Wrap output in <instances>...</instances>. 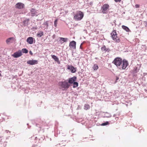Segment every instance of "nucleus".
I'll return each mask as SVG.
<instances>
[{"label": "nucleus", "mask_w": 147, "mask_h": 147, "mask_svg": "<svg viewBox=\"0 0 147 147\" xmlns=\"http://www.w3.org/2000/svg\"><path fill=\"white\" fill-rule=\"evenodd\" d=\"M59 85L60 88L62 90H67L70 86V85L68 82V80H65L63 81L60 82Z\"/></svg>", "instance_id": "nucleus-1"}, {"label": "nucleus", "mask_w": 147, "mask_h": 147, "mask_svg": "<svg viewBox=\"0 0 147 147\" xmlns=\"http://www.w3.org/2000/svg\"><path fill=\"white\" fill-rule=\"evenodd\" d=\"M111 37L112 39L117 42H120L121 40L120 38H117V34L116 30H114L111 33Z\"/></svg>", "instance_id": "nucleus-2"}, {"label": "nucleus", "mask_w": 147, "mask_h": 147, "mask_svg": "<svg viewBox=\"0 0 147 147\" xmlns=\"http://www.w3.org/2000/svg\"><path fill=\"white\" fill-rule=\"evenodd\" d=\"M122 62V59L119 57L115 58L113 62V63L117 67L121 69L120 65Z\"/></svg>", "instance_id": "nucleus-3"}, {"label": "nucleus", "mask_w": 147, "mask_h": 147, "mask_svg": "<svg viewBox=\"0 0 147 147\" xmlns=\"http://www.w3.org/2000/svg\"><path fill=\"white\" fill-rule=\"evenodd\" d=\"M83 16V13L81 11H79L75 15L74 18L76 20H80L82 18Z\"/></svg>", "instance_id": "nucleus-4"}, {"label": "nucleus", "mask_w": 147, "mask_h": 147, "mask_svg": "<svg viewBox=\"0 0 147 147\" xmlns=\"http://www.w3.org/2000/svg\"><path fill=\"white\" fill-rule=\"evenodd\" d=\"M109 5L107 4H104L101 7V10L103 13H107L109 11Z\"/></svg>", "instance_id": "nucleus-5"}, {"label": "nucleus", "mask_w": 147, "mask_h": 147, "mask_svg": "<svg viewBox=\"0 0 147 147\" xmlns=\"http://www.w3.org/2000/svg\"><path fill=\"white\" fill-rule=\"evenodd\" d=\"M22 52L20 50H19L18 51L15 52L12 56L14 58H18L22 55Z\"/></svg>", "instance_id": "nucleus-6"}, {"label": "nucleus", "mask_w": 147, "mask_h": 147, "mask_svg": "<svg viewBox=\"0 0 147 147\" xmlns=\"http://www.w3.org/2000/svg\"><path fill=\"white\" fill-rule=\"evenodd\" d=\"M27 63L31 65H34L38 64V61L37 60L33 59L30 60L27 62Z\"/></svg>", "instance_id": "nucleus-7"}, {"label": "nucleus", "mask_w": 147, "mask_h": 147, "mask_svg": "<svg viewBox=\"0 0 147 147\" xmlns=\"http://www.w3.org/2000/svg\"><path fill=\"white\" fill-rule=\"evenodd\" d=\"M122 69H125L128 65V63L127 61L125 59H123L122 61Z\"/></svg>", "instance_id": "nucleus-8"}, {"label": "nucleus", "mask_w": 147, "mask_h": 147, "mask_svg": "<svg viewBox=\"0 0 147 147\" xmlns=\"http://www.w3.org/2000/svg\"><path fill=\"white\" fill-rule=\"evenodd\" d=\"M24 4L21 3H18L16 5V7L19 9H22L24 7Z\"/></svg>", "instance_id": "nucleus-9"}, {"label": "nucleus", "mask_w": 147, "mask_h": 147, "mask_svg": "<svg viewBox=\"0 0 147 147\" xmlns=\"http://www.w3.org/2000/svg\"><path fill=\"white\" fill-rule=\"evenodd\" d=\"M76 76H74L72 78H69L68 80V82L70 84H73L74 81H75L76 79Z\"/></svg>", "instance_id": "nucleus-10"}, {"label": "nucleus", "mask_w": 147, "mask_h": 147, "mask_svg": "<svg viewBox=\"0 0 147 147\" xmlns=\"http://www.w3.org/2000/svg\"><path fill=\"white\" fill-rule=\"evenodd\" d=\"M76 42L75 41L73 40L70 42L69 46L70 48L75 49L76 48Z\"/></svg>", "instance_id": "nucleus-11"}, {"label": "nucleus", "mask_w": 147, "mask_h": 147, "mask_svg": "<svg viewBox=\"0 0 147 147\" xmlns=\"http://www.w3.org/2000/svg\"><path fill=\"white\" fill-rule=\"evenodd\" d=\"M33 39L34 40V39L33 37H30L27 38L26 41L29 44H32L33 43Z\"/></svg>", "instance_id": "nucleus-12"}, {"label": "nucleus", "mask_w": 147, "mask_h": 147, "mask_svg": "<svg viewBox=\"0 0 147 147\" xmlns=\"http://www.w3.org/2000/svg\"><path fill=\"white\" fill-rule=\"evenodd\" d=\"M67 69L70 70L72 73H74L76 72L75 68L72 65H68Z\"/></svg>", "instance_id": "nucleus-13"}, {"label": "nucleus", "mask_w": 147, "mask_h": 147, "mask_svg": "<svg viewBox=\"0 0 147 147\" xmlns=\"http://www.w3.org/2000/svg\"><path fill=\"white\" fill-rule=\"evenodd\" d=\"M101 49L102 51H104L105 52H109L110 50L109 48H106L105 45L103 46L101 48Z\"/></svg>", "instance_id": "nucleus-14"}, {"label": "nucleus", "mask_w": 147, "mask_h": 147, "mask_svg": "<svg viewBox=\"0 0 147 147\" xmlns=\"http://www.w3.org/2000/svg\"><path fill=\"white\" fill-rule=\"evenodd\" d=\"M139 69H138V67H135L134 68L133 70L132 71L131 73L134 74V76H135V74L137 73Z\"/></svg>", "instance_id": "nucleus-15"}, {"label": "nucleus", "mask_w": 147, "mask_h": 147, "mask_svg": "<svg viewBox=\"0 0 147 147\" xmlns=\"http://www.w3.org/2000/svg\"><path fill=\"white\" fill-rule=\"evenodd\" d=\"M29 20L30 19L29 18L24 20L23 22L24 26H27L28 25V22Z\"/></svg>", "instance_id": "nucleus-16"}, {"label": "nucleus", "mask_w": 147, "mask_h": 147, "mask_svg": "<svg viewBox=\"0 0 147 147\" xmlns=\"http://www.w3.org/2000/svg\"><path fill=\"white\" fill-rule=\"evenodd\" d=\"M30 12L31 13V16L33 17L35 16L36 13V11L34 9H32L31 10Z\"/></svg>", "instance_id": "nucleus-17"}, {"label": "nucleus", "mask_w": 147, "mask_h": 147, "mask_svg": "<svg viewBox=\"0 0 147 147\" xmlns=\"http://www.w3.org/2000/svg\"><path fill=\"white\" fill-rule=\"evenodd\" d=\"M104 115L103 116L104 117L109 118L111 117V115L110 113H109L107 112H104Z\"/></svg>", "instance_id": "nucleus-18"}, {"label": "nucleus", "mask_w": 147, "mask_h": 147, "mask_svg": "<svg viewBox=\"0 0 147 147\" xmlns=\"http://www.w3.org/2000/svg\"><path fill=\"white\" fill-rule=\"evenodd\" d=\"M44 35V33L42 31H40L38 32L37 33L36 35L37 36L39 37H40Z\"/></svg>", "instance_id": "nucleus-19"}, {"label": "nucleus", "mask_w": 147, "mask_h": 147, "mask_svg": "<svg viewBox=\"0 0 147 147\" xmlns=\"http://www.w3.org/2000/svg\"><path fill=\"white\" fill-rule=\"evenodd\" d=\"M51 57L55 60V61L57 62L59 61L58 58L56 56L54 55H52Z\"/></svg>", "instance_id": "nucleus-20"}, {"label": "nucleus", "mask_w": 147, "mask_h": 147, "mask_svg": "<svg viewBox=\"0 0 147 147\" xmlns=\"http://www.w3.org/2000/svg\"><path fill=\"white\" fill-rule=\"evenodd\" d=\"M122 27L124 30L127 32H129L130 31V30L129 28L126 26L123 25L122 26Z\"/></svg>", "instance_id": "nucleus-21"}, {"label": "nucleus", "mask_w": 147, "mask_h": 147, "mask_svg": "<svg viewBox=\"0 0 147 147\" xmlns=\"http://www.w3.org/2000/svg\"><path fill=\"white\" fill-rule=\"evenodd\" d=\"M13 37L9 38L6 40V42L7 44H9L11 42V40H13Z\"/></svg>", "instance_id": "nucleus-22"}, {"label": "nucleus", "mask_w": 147, "mask_h": 147, "mask_svg": "<svg viewBox=\"0 0 147 147\" xmlns=\"http://www.w3.org/2000/svg\"><path fill=\"white\" fill-rule=\"evenodd\" d=\"M60 40L63 41V42H67L68 40V38H60Z\"/></svg>", "instance_id": "nucleus-23"}, {"label": "nucleus", "mask_w": 147, "mask_h": 147, "mask_svg": "<svg viewBox=\"0 0 147 147\" xmlns=\"http://www.w3.org/2000/svg\"><path fill=\"white\" fill-rule=\"evenodd\" d=\"M73 84V87L74 88H76L78 86V84L77 82L74 81Z\"/></svg>", "instance_id": "nucleus-24"}, {"label": "nucleus", "mask_w": 147, "mask_h": 147, "mask_svg": "<svg viewBox=\"0 0 147 147\" xmlns=\"http://www.w3.org/2000/svg\"><path fill=\"white\" fill-rule=\"evenodd\" d=\"M21 52L23 53H27L28 52V51L26 49L24 48L22 50Z\"/></svg>", "instance_id": "nucleus-25"}, {"label": "nucleus", "mask_w": 147, "mask_h": 147, "mask_svg": "<svg viewBox=\"0 0 147 147\" xmlns=\"http://www.w3.org/2000/svg\"><path fill=\"white\" fill-rule=\"evenodd\" d=\"M90 107L89 105L88 104H85L84 106V109L87 110L89 109Z\"/></svg>", "instance_id": "nucleus-26"}, {"label": "nucleus", "mask_w": 147, "mask_h": 147, "mask_svg": "<svg viewBox=\"0 0 147 147\" xmlns=\"http://www.w3.org/2000/svg\"><path fill=\"white\" fill-rule=\"evenodd\" d=\"M98 68V66L97 64H95L94 65L93 67V69L94 70H96Z\"/></svg>", "instance_id": "nucleus-27"}, {"label": "nucleus", "mask_w": 147, "mask_h": 147, "mask_svg": "<svg viewBox=\"0 0 147 147\" xmlns=\"http://www.w3.org/2000/svg\"><path fill=\"white\" fill-rule=\"evenodd\" d=\"M109 124V123L108 121H106L105 122L102 123L101 124L102 126H105L108 125Z\"/></svg>", "instance_id": "nucleus-28"}, {"label": "nucleus", "mask_w": 147, "mask_h": 147, "mask_svg": "<svg viewBox=\"0 0 147 147\" xmlns=\"http://www.w3.org/2000/svg\"><path fill=\"white\" fill-rule=\"evenodd\" d=\"M57 19H56L54 21V26L55 27H56L57 24Z\"/></svg>", "instance_id": "nucleus-29"}, {"label": "nucleus", "mask_w": 147, "mask_h": 147, "mask_svg": "<svg viewBox=\"0 0 147 147\" xmlns=\"http://www.w3.org/2000/svg\"><path fill=\"white\" fill-rule=\"evenodd\" d=\"M44 24L47 27L48 26V21H46L44 23Z\"/></svg>", "instance_id": "nucleus-30"}, {"label": "nucleus", "mask_w": 147, "mask_h": 147, "mask_svg": "<svg viewBox=\"0 0 147 147\" xmlns=\"http://www.w3.org/2000/svg\"><path fill=\"white\" fill-rule=\"evenodd\" d=\"M144 25L145 27L147 28V21L144 22Z\"/></svg>", "instance_id": "nucleus-31"}, {"label": "nucleus", "mask_w": 147, "mask_h": 147, "mask_svg": "<svg viewBox=\"0 0 147 147\" xmlns=\"http://www.w3.org/2000/svg\"><path fill=\"white\" fill-rule=\"evenodd\" d=\"M119 79V78L117 76H116L115 82H117V81Z\"/></svg>", "instance_id": "nucleus-32"}, {"label": "nucleus", "mask_w": 147, "mask_h": 147, "mask_svg": "<svg viewBox=\"0 0 147 147\" xmlns=\"http://www.w3.org/2000/svg\"><path fill=\"white\" fill-rule=\"evenodd\" d=\"M116 2H120L121 0H114Z\"/></svg>", "instance_id": "nucleus-33"}, {"label": "nucleus", "mask_w": 147, "mask_h": 147, "mask_svg": "<svg viewBox=\"0 0 147 147\" xmlns=\"http://www.w3.org/2000/svg\"><path fill=\"white\" fill-rule=\"evenodd\" d=\"M135 7L136 8H138L139 7V5H138L136 4L135 5Z\"/></svg>", "instance_id": "nucleus-34"}, {"label": "nucleus", "mask_w": 147, "mask_h": 147, "mask_svg": "<svg viewBox=\"0 0 147 147\" xmlns=\"http://www.w3.org/2000/svg\"><path fill=\"white\" fill-rule=\"evenodd\" d=\"M83 44V43H82L81 44V45H80V49H82V45Z\"/></svg>", "instance_id": "nucleus-35"}, {"label": "nucleus", "mask_w": 147, "mask_h": 147, "mask_svg": "<svg viewBox=\"0 0 147 147\" xmlns=\"http://www.w3.org/2000/svg\"><path fill=\"white\" fill-rule=\"evenodd\" d=\"M29 53H30V54L31 55H32V54H33L32 53V52L31 51H29Z\"/></svg>", "instance_id": "nucleus-36"}, {"label": "nucleus", "mask_w": 147, "mask_h": 147, "mask_svg": "<svg viewBox=\"0 0 147 147\" xmlns=\"http://www.w3.org/2000/svg\"><path fill=\"white\" fill-rule=\"evenodd\" d=\"M5 131L7 133L8 132V131H9V130H6Z\"/></svg>", "instance_id": "nucleus-37"}, {"label": "nucleus", "mask_w": 147, "mask_h": 147, "mask_svg": "<svg viewBox=\"0 0 147 147\" xmlns=\"http://www.w3.org/2000/svg\"><path fill=\"white\" fill-rule=\"evenodd\" d=\"M75 95V96H78V94L77 93H75L74 94Z\"/></svg>", "instance_id": "nucleus-38"}, {"label": "nucleus", "mask_w": 147, "mask_h": 147, "mask_svg": "<svg viewBox=\"0 0 147 147\" xmlns=\"http://www.w3.org/2000/svg\"><path fill=\"white\" fill-rule=\"evenodd\" d=\"M116 116V114H114V115H113V116L114 117H115V116Z\"/></svg>", "instance_id": "nucleus-39"}, {"label": "nucleus", "mask_w": 147, "mask_h": 147, "mask_svg": "<svg viewBox=\"0 0 147 147\" xmlns=\"http://www.w3.org/2000/svg\"><path fill=\"white\" fill-rule=\"evenodd\" d=\"M115 22H116V21H115V20H114V23H115Z\"/></svg>", "instance_id": "nucleus-40"}]
</instances>
